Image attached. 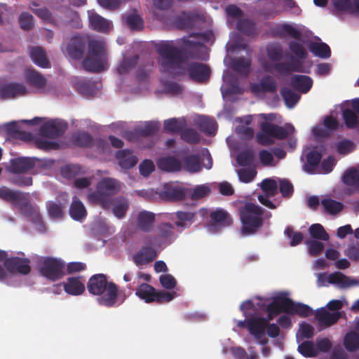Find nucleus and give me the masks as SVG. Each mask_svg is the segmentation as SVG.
Instances as JSON below:
<instances>
[{"label":"nucleus","mask_w":359,"mask_h":359,"mask_svg":"<svg viewBox=\"0 0 359 359\" xmlns=\"http://www.w3.org/2000/svg\"><path fill=\"white\" fill-rule=\"evenodd\" d=\"M157 257L156 250L149 246L142 248L133 256V260L136 265H144L153 262Z\"/></svg>","instance_id":"obj_22"},{"label":"nucleus","mask_w":359,"mask_h":359,"mask_svg":"<svg viewBox=\"0 0 359 359\" xmlns=\"http://www.w3.org/2000/svg\"><path fill=\"white\" fill-rule=\"evenodd\" d=\"M189 194V189L174 183L165 184L158 192L160 198L165 201L177 202L184 200Z\"/></svg>","instance_id":"obj_8"},{"label":"nucleus","mask_w":359,"mask_h":359,"mask_svg":"<svg viewBox=\"0 0 359 359\" xmlns=\"http://www.w3.org/2000/svg\"><path fill=\"white\" fill-rule=\"evenodd\" d=\"M342 181L348 186L359 188V171L354 168L348 169L342 176Z\"/></svg>","instance_id":"obj_48"},{"label":"nucleus","mask_w":359,"mask_h":359,"mask_svg":"<svg viewBox=\"0 0 359 359\" xmlns=\"http://www.w3.org/2000/svg\"><path fill=\"white\" fill-rule=\"evenodd\" d=\"M327 282L332 285L337 284L343 288L354 286L358 284V281L357 280L351 279L349 277L339 271H336L329 274L327 276Z\"/></svg>","instance_id":"obj_29"},{"label":"nucleus","mask_w":359,"mask_h":359,"mask_svg":"<svg viewBox=\"0 0 359 359\" xmlns=\"http://www.w3.org/2000/svg\"><path fill=\"white\" fill-rule=\"evenodd\" d=\"M120 190L119 182L116 180L104 177L97 184L96 191L89 194V200L100 205L104 209L110 208V200L111 196L116 194Z\"/></svg>","instance_id":"obj_5"},{"label":"nucleus","mask_w":359,"mask_h":359,"mask_svg":"<svg viewBox=\"0 0 359 359\" xmlns=\"http://www.w3.org/2000/svg\"><path fill=\"white\" fill-rule=\"evenodd\" d=\"M158 127L156 123L153 122L147 123L143 127L137 129L139 135L142 137H151L156 134Z\"/></svg>","instance_id":"obj_63"},{"label":"nucleus","mask_w":359,"mask_h":359,"mask_svg":"<svg viewBox=\"0 0 359 359\" xmlns=\"http://www.w3.org/2000/svg\"><path fill=\"white\" fill-rule=\"evenodd\" d=\"M46 208L50 217L53 219H60L63 217V207L60 203L48 201Z\"/></svg>","instance_id":"obj_53"},{"label":"nucleus","mask_w":359,"mask_h":359,"mask_svg":"<svg viewBox=\"0 0 359 359\" xmlns=\"http://www.w3.org/2000/svg\"><path fill=\"white\" fill-rule=\"evenodd\" d=\"M69 215L74 220H81L86 216V210L82 203L78 199H74L69 208Z\"/></svg>","instance_id":"obj_40"},{"label":"nucleus","mask_w":359,"mask_h":359,"mask_svg":"<svg viewBox=\"0 0 359 359\" xmlns=\"http://www.w3.org/2000/svg\"><path fill=\"white\" fill-rule=\"evenodd\" d=\"M30 260L27 258H20L13 257L6 258L4 262V266L11 273H18L23 275H27L31 271L29 266Z\"/></svg>","instance_id":"obj_12"},{"label":"nucleus","mask_w":359,"mask_h":359,"mask_svg":"<svg viewBox=\"0 0 359 359\" xmlns=\"http://www.w3.org/2000/svg\"><path fill=\"white\" fill-rule=\"evenodd\" d=\"M89 22L91 28L98 32L107 34L112 27V23L97 13H93L89 16Z\"/></svg>","instance_id":"obj_25"},{"label":"nucleus","mask_w":359,"mask_h":359,"mask_svg":"<svg viewBox=\"0 0 359 359\" xmlns=\"http://www.w3.org/2000/svg\"><path fill=\"white\" fill-rule=\"evenodd\" d=\"M84 282L85 280L82 276H76L69 277L62 284L67 294L78 296L82 294L86 290Z\"/></svg>","instance_id":"obj_18"},{"label":"nucleus","mask_w":359,"mask_h":359,"mask_svg":"<svg viewBox=\"0 0 359 359\" xmlns=\"http://www.w3.org/2000/svg\"><path fill=\"white\" fill-rule=\"evenodd\" d=\"M247 326L250 333L255 339H260L265 334L267 320L262 317H252L247 320Z\"/></svg>","instance_id":"obj_17"},{"label":"nucleus","mask_w":359,"mask_h":359,"mask_svg":"<svg viewBox=\"0 0 359 359\" xmlns=\"http://www.w3.org/2000/svg\"><path fill=\"white\" fill-rule=\"evenodd\" d=\"M115 157L123 169L132 168L136 165L138 161L137 158L129 149H122L116 151Z\"/></svg>","instance_id":"obj_23"},{"label":"nucleus","mask_w":359,"mask_h":359,"mask_svg":"<svg viewBox=\"0 0 359 359\" xmlns=\"http://www.w3.org/2000/svg\"><path fill=\"white\" fill-rule=\"evenodd\" d=\"M313 313L312 309L302 303H295L290 298L289 312L290 315H298L302 318H306Z\"/></svg>","instance_id":"obj_32"},{"label":"nucleus","mask_w":359,"mask_h":359,"mask_svg":"<svg viewBox=\"0 0 359 359\" xmlns=\"http://www.w3.org/2000/svg\"><path fill=\"white\" fill-rule=\"evenodd\" d=\"M25 79L31 86L39 92L43 93L47 84L46 78L40 72L34 69H26L25 71Z\"/></svg>","instance_id":"obj_15"},{"label":"nucleus","mask_w":359,"mask_h":359,"mask_svg":"<svg viewBox=\"0 0 359 359\" xmlns=\"http://www.w3.org/2000/svg\"><path fill=\"white\" fill-rule=\"evenodd\" d=\"M321 204L324 207L325 211L330 215H337L340 212L344 205L341 202H338L332 198H324L321 201Z\"/></svg>","instance_id":"obj_45"},{"label":"nucleus","mask_w":359,"mask_h":359,"mask_svg":"<svg viewBox=\"0 0 359 359\" xmlns=\"http://www.w3.org/2000/svg\"><path fill=\"white\" fill-rule=\"evenodd\" d=\"M306 158L305 171L311 174L314 173L321 161L322 154L316 150H311L308 152Z\"/></svg>","instance_id":"obj_33"},{"label":"nucleus","mask_w":359,"mask_h":359,"mask_svg":"<svg viewBox=\"0 0 359 359\" xmlns=\"http://www.w3.org/2000/svg\"><path fill=\"white\" fill-rule=\"evenodd\" d=\"M29 55L32 61L41 68L50 67V62L47 59L46 51L41 47H32L29 49Z\"/></svg>","instance_id":"obj_31"},{"label":"nucleus","mask_w":359,"mask_h":359,"mask_svg":"<svg viewBox=\"0 0 359 359\" xmlns=\"http://www.w3.org/2000/svg\"><path fill=\"white\" fill-rule=\"evenodd\" d=\"M187 72L189 78L198 83L208 81L210 75V67L205 64L197 62L189 63L187 65Z\"/></svg>","instance_id":"obj_11"},{"label":"nucleus","mask_w":359,"mask_h":359,"mask_svg":"<svg viewBox=\"0 0 359 359\" xmlns=\"http://www.w3.org/2000/svg\"><path fill=\"white\" fill-rule=\"evenodd\" d=\"M264 210L257 204L246 202L239 208L242 224L241 232L243 236L255 234L263 226Z\"/></svg>","instance_id":"obj_4"},{"label":"nucleus","mask_w":359,"mask_h":359,"mask_svg":"<svg viewBox=\"0 0 359 359\" xmlns=\"http://www.w3.org/2000/svg\"><path fill=\"white\" fill-rule=\"evenodd\" d=\"M0 198L11 203L13 205L18 203V201L24 198V193L20 191H13L7 187L0 188Z\"/></svg>","instance_id":"obj_34"},{"label":"nucleus","mask_w":359,"mask_h":359,"mask_svg":"<svg viewBox=\"0 0 359 359\" xmlns=\"http://www.w3.org/2000/svg\"><path fill=\"white\" fill-rule=\"evenodd\" d=\"M73 142L77 146L90 147L94 145L93 137L86 132H79L72 137Z\"/></svg>","instance_id":"obj_44"},{"label":"nucleus","mask_w":359,"mask_h":359,"mask_svg":"<svg viewBox=\"0 0 359 359\" xmlns=\"http://www.w3.org/2000/svg\"><path fill=\"white\" fill-rule=\"evenodd\" d=\"M250 60L241 57L232 61L231 67L237 72L248 75L250 72Z\"/></svg>","instance_id":"obj_46"},{"label":"nucleus","mask_w":359,"mask_h":359,"mask_svg":"<svg viewBox=\"0 0 359 359\" xmlns=\"http://www.w3.org/2000/svg\"><path fill=\"white\" fill-rule=\"evenodd\" d=\"M185 122L184 120H180L175 118H169L164 121V130L172 133H178L182 130Z\"/></svg>","instance_id":"obj_49"},{"label":"nucleus","mask_w":359,"mask_h":359,"mask_svg":"<svg viewBox=\"0 0 359 359\" xmlns=\"http://www.w3.org/2000/svg\"><path fill=\"white\" fill-rule=\"evenodd\" d=\"M279 191L284 198H290L294 193L293 184L287 179H279Z\"/></svg>","instance_id":"obj_61"},{"label":"nucleus","mask_w":359,"mask_h":359,"mask_svg":"<svg viewBox=\"0 0 359 359\" xmlns=\"http://www.w3.org/2000/svg\"><path fill=\"white\" fill-rule=\"evenodd\" d=\"M261 189L266 196H275L278 193V183L273 179H264L262 182Z\"/></svg>","instance_id":"obj_55"},{"label":"nucleus","mask_w":359,"mask_h":359,"mask_svg":"<svg viewBox=\"0 0 359 359\" xmlns=\"http://www.w3.org/2000/svg\"><path fill=\"white\" fill-rule=\"evenodd\" d=\"M28 93L26 86L20 83L12 82L0 87V98L1 100H11L21 97Z\"/></svg>","instance_id":"obj_13"},{"label":"nucleus","mask_w":359,"mask_h":359,"mask_svg":"<svg viewBox=\"0 0 359 359\" xmlns=\"http://www.w3.org/2000/svg\"><path fill=\"white\" fill-rule=\"evenodd\" d=\"M110 208H112L114 215L118 219L125 217L129 207L128 201L123 197L113 198L110 200Z\"/></svg>","instance_id":"obj_30"},{"label":"nucleus","mask_w":359,"mask_h":359,"mask_svg":"<svg viewBox=\"0 0 359 359\" xmlns=\"http://www.w3.org/2000/svg\"><path fill=\"white\" fill-rule=\"evenodd\" d=\"M210 226L214 228H224L233 224L231 215L225 210L217 208L210 214Z\"/></svg>","instance_id":"obj_14"},{"label":"nucleus","mask_w":359,"mask_h":359,"mask_svg":"<svg viewBox=\"0 0 359 359\" xmlns=\"http://www.w3.org/2000/svg\"><path fill=\"white\" fill-rule=\"evenodd\" d=\"M254 160V154L252 150L248 149L245 150L240 154L236 157L237 163L241 166H246L252 163Z\"/></svg>","instance_id":"obj_64"},{"label":"nucleus","mask_w":359,"mask_h":359,"mask_svg":"<svg viewBox=\"0 0 359 359\" xmlns=\"http://www.w3.org/2000/svg\"><path fill=\"white\" fill-rule=\"evenodd\" d=\"M158 168L163 171L175 172L181 170L182 163L174 156L161 157L156 162Z\"/></svg>","instance_id":"obj_27"},{"label":"nucleus","mask_w":359,"mask_h":359,"mask_svg":"<svg viewBox=\"0 0 359 359\" xmlns=\"http://www.w3.org/2000/svg\"><path fill=\"white\" fill-rule=\"evenodd\" d=\"M18 207L20 213L25 217L30 216L33 211L36 209L33 207L27 198V194L24 193V198L21 201H18V203L15 205Z\"/></svg>","instance_id":"obj_57"},{"label":"nucleus","mask_w":359,"mask_h":359,"mask_svg":"<svg viewBox=\"0 0 359 359\" xmlns=\"http://www.w3.org/2000/svg\"><path fill=\"white\" fill-rule=\"evenodd\" d=\"M182 162L184 169L190 172H198L201 170V160L197 154L187 156Z\"/></svg>","instance_id":"obj_36"},{"label":"nucleus","mask_w":359,"mask_h":359,"mask_svg":"<svg viewBox=\"0 0 359 359\" xmlns=\"http://www.w3.org/2000/svg\"><path fill=\"white\" fill-rule=\"evenodd\" d=\"M276 32V34L279 36L284 37L286 35H289L297 41H302V32L291 25L282 24L277 27Z\"/></svg>","instance_id":"obj_35"},{"label":"nucleus","mask_w":359,"mask_h":359,"mask_svg":"<svg viewBox=\"0 0 359 359\" xmlns=\"http://www.w3.org/2000/svg\"><path fill=\"white\" fill-rule=\"evenodd\" d=\"M65 264L63 261L53 258L46 257L39 269L41 274L51 281L62 279L65 276Z\"/></svg>","instance_id":"obj_7"},{"label":"nucleus","mask_w":359,"mask_h":359,"mask_svg":"<svg viewBox=\"0 0 359 359\" xmlns=\"http://www.w3.org/2000/svg\"><path fill=\"white\" fill-rule=\"evenodd\" d=\"M88 47V55L82 61L83 68L89 72L99 73L107 67L106 43L103 40L88 39L83 35L72 36L62 50L65 55L74 60L83 58Z\"/></svg>","instance_id":"obj_2"},{"label":"nucleus","mask_w":359,"mask_h":359,"mask_svg":"<svg viewBox=\"0 0 359 359\" xmlns=\"http://www.w3.org/2000/svg\"><path fill=\"white\" fill-rule=\"evenodd\" d=\"M87 290L93 295L100 296L97 299L100 305L113 306L118 297V286L113 282H108L103 273L92 276L87 283Z\"/></svg>","instance_id":"obj_3"},{"label":"nucleus","mask_w":359,"mask_h":359,"mask_svg":"<svg viewBox=\"0 0 359 359\" xmlns=\"http://www.w3.org/2000/svg\"><path fill=\"white\" fill-rule=\"evenodd\" d=\"M7 130L8 132L13 133V137L23 141L28 142L32 139V135L31 133L19 130L15 122L8 123L7 125Z\"/></svg>","instance_id":"obj_60"},{"label":"nucleus","mask_w":359,"mask_h":359,"mask_svg":"<svg viewBox=\"0 0 359 359\" xmlns=\"http://www.w3.org/2000/svg\"><path fill=\"white\" fill-rule=\"evenodd\" d=\"M344 345L349 352H354L359 349V334L355 332L347 333L344 337Z\"/></svg>","instance_id":"obj_42"},{"label":"nucleus","mask_w":359,"mask_h":359,"mask_svg":"<svg viewBox=\"0 0 359 359\" xmlns=\"http://www.w3.org/2000/svg\"><path fill=\"white\" fill-rule=\"evenodd\" d=\"M280 93L285 105L289 108H292L300 99V95L289 88H283Z\"/></svg>","instance_id":"obj_43"},{"label":"nucleus","mask_w":359,"mask_h":359,"mask_svg":"<svg viewBox=\"0 0 359 359\" xmlns=\"http://www.w3.org/2000/svg\"><path fill=\"white\" fill-rule=\"evenodd\" d=\"M341 316V312L330 313L325 308L318 309L315 315L316 319L318 321L320 325L325 327L335 324Z\"/></svg>","instance_id":"obj_21"},{"label":"nucleus","mask_w":359,"mask_h":359,"mask_svg":"<svg viewBox=\"0 0 359 359\" xmlns=\"http://www.w3.org/2000/svg\"><path fill=\"white\" fill-rule=\"evenodd\" d=\"M124 22L133 30H140L143 27V21L137 14H128L123 18Z\"/></svg>","instance_id":"obj_56"},{"label":"nucleus","mask_w":359,"mask_h":359,"mask_svg":"<svg viewBox=\"0 0 359 359\" xmlns=\"http://www.w3.org/2000/svg\"><path fill=\"white\" fill-rule=\"evenodd\" d=\"M274 69L280 74L287 75L291 72H305L303 62L299 60H291V62H277L273 65Z\"/></svg>","instance_id":"obj_19"},{"label":"nucleus","mask_w":359,"mask_h":359,"mask_svg":"<svg viewBox=\"0 0 359 359\" xmlns=\"http://www.w3.org/2000/svg\"><path fill=\"white\" fill-rule=\"evenodd\" d=\"M182 42L181 48L176 46L174 41H163L157 45L161 72L175 77L182 74V64L187 60H206L208 54L203 43L187 38H183Z\"/></svg>","instance_id":"obj_1"},{"label":"nucleus","mask_w":359,"mask_h":359,"mask_svg":"<svg viewBox=\"0 0 359 359\" xmlns=\"http://www.w3.org/2000/svg\"><path fill=\"white\" fill-rule=\"evenodd\" d=\"M290 85L295 90L306 93L313 86V80L308 76L295 74L290 79Z\"/></svg>","instance_id":"obj_26"},{"label":"nucleus","mask_w":359,"mask_h":359,"mask_svg":"<svg viewBox=\"0 0 359 359\" xmlns=\"http://www.w3.org/2000/svg\"><path fill=\"white\" fill-rule=\"evenodd\" d=\"M135 294L146 303L156 302L163 304L169 302L176 296L175 292L156 291L148 283H142L137 288Z\"/></svg>","instance_id":"obj_6"},{"label":"nucleus","mask_w":359,"mask_h":359,"mask_svg":"<svg viewBox=\"0 0 359 359\" xmlns=\"http://www.w3.org/2000/svg\"><path fill=\"white\" fill-rule=\"evenodd\" d=\"M342 116L346 126L348 128H355L358 123V117L356 114L349 109H346L342 111Z\"/></svg>","instance_id":"obj_58"},{"label":"nucleus","mask_w":359,"mask_h":359,"mask_svg":"<svg viewBox=\"0 0 359 359\" xmlns=\"http://www.w3.org/2000/svg\"><path fill=\"white\" fill-rule=\"evenodd\" d=\"M35 166L34 160L32 158L20 157L11 161L10 171L15 174L27 172Z\"/></svg>","instance_id":"obj_20"},{"label":"nucleus","mask_w":359,"mask_h":359,"mask_svg":"<svg viewBox=\"0 0 359 359\" xmlns=\"http://www.w3.org/2000/svg\"><path fill=\"white\" fill-rule=\"evenodd\" d=\"M196 123L201 130L205 134L212 135L216 131L217 123L213 118L202 116L198 118Z\"/></svg>","instance_id":"obj_39"},{"label":"nucleus","mask_w":359,"mask_h":359,"mask_svg":"<svg viewBox=\"0 0 359 359\" xmlns=\"http://www.w3.org/2000/svg\"><path fill=\"white\" fill-rule=\"evenodd\" d=\"M260 128L262 132L278 140H285L294 131V128L291 124L282 127L271 123L262 122Z\"/></svg>","instance_id":"obj_9"},{"label":"nucleus","mask_w":359,"mask_h":359,"mask_svg":"<svg viewBox=\"0 0 359 359\" xmlns=\"http://www.w3.org/2000/svg\"><path fill=\"white\" fill-rule=\"evenodd\" d=\"M309 232L313 238L325 241L329 239L328 233L320 224H313L311 225L309 228Z\"/></svg>","instance_id":"obj_51"},{"label":"nucleus","mask_w":359,"mask_h":359,"mask_svg":"<svg viewBox=\"0 0 359 359\" xmlns=\"http://www.w3.org/2000/svg\"><path fill=\"white\" fill-rule=\"evenodd\" d=\"M181 138L190 144H198L201 140L200 135L193 128H186L182 130Z\"/></svg>","instance_id":"obj_52"},{"label":"nucleus","mask_w":359,"mask_h":359,"mask_svg":"<svg viewBox=\"0 0 359 359\" xmlns=\"http://www.w3.org/2000/svg\"><path fill=\"white\" fill-rule=\"evenodd\" d=\"M277 88L276 80L269 75L262 77L259 83H252L250 86L251 91L255 94L259 93H274L276 92Z\"/></svg>","instance_id":"obj_16"},{"label":"nucleus","mask_w":359,"mask_h":359,"mask_svg":"<svg viewBox=\"0 0 359 359\" xmlns=\"http://www.w3.org/2000/svg\"><path fill=\"white\" fill-rule=\"evenodd\" d=\"M309 49L316 56L321 58H328L331 55V50L329 46L323 42H311L309 45Z\"/></svg>","instance_id":"obj_38"},{"label":"nucleus","mask_w":359,"mask_h":359,"mask_svg":"<svg viewBox=\"0 0 359 359\" xmlns=\"http://www.w3.org/2000/svg\"><path fill=\"white\" fill-rule=\"evenodd\" d=\"M290 298L285 297H276L273 301L266 306V311H270L278 316L281 313L288 314Z\"/></svg>","instance_id":"obj_24"},{"label":"nucleus","mask_w":359,"mask_h":359,"mask_svg":"<svg viewBox=\"0 0 359 359\" xmlns=\"http://www.w3.org/2000/svg\"><path fill=\"white\" fill-rule=\"evenodd\" d=\"M39 5L33 2L30 6L32 11L39 18L46 22H51L53 20L52 13L46 7H38Z\"/></svg>","instance_id":"obj_54"},{"label":"nucleus","mask_w":359,"mask_h":359,"mask_svg":"<svg viewBox=\"0 0 359 359\" xmlns=\"http://www.w3.org/2000/svg\"><path fill=\"white\" fill-rule=\"evenodd\" d=\"M290 50L297 57V58H292V60H302L306 58L308 53L303 44L299 41H291L288 43Z\"/></svg>","instance_id":"obj_47"},{"label":"nucleus","mask_w":359,"mask_h":359,"mask_svg":"<svg viewBox=\"0 0 359 359\" xmlns=\"http://www.w3.org/2000/svg\"><path fill=\"white\" fill-rule=\"evenodd\" d=\"M298 351L304 357H315L317 355L313 343L310 341H305L299 345Z\"/></svg>","instance_id":"obj_62"},{"label":"nucleus","mask_w":359,"mask_h":359,"mask_svg":"<svg viewBox=\"0 0 359 359\" xmlns=\"http://www.w3.org/2000/svg\"><path fill=\"white\" fill-rule=\"evenodd\" d=\"M174 226L169 223H163L158 228V235L163 241H171L173 236Z\"/></svg>","instance_id":"obj_59"},{"label":"nucleus","mask_w":359,"mask_h":359,"mask_svg":"<svg viewBox=\"0 0 359 359\" xmlns=\"http://www.w3.org/2000/svg\"><path fill=\"white\" fill-rule=\"evenodd\" d=\"M155 222V214L149 211L143 210L139 212L137 218L138 228L144 232L151 231Z\"/></svg>","instance_id":"obj_28"},{"label":"nucleus","mask_w":359,"mask_h":359,"mask_svg":"<svg viewBox=\"0 0 359 359\" xmlns=\"http://www.w3.org/2000/svg\"><path fill=\"white\" fill-rule=\"evenodd\" d=\"M67 128V123L56 120H51L41 126L39 133L42 137L55 139L62 136L65 133Z\"/></svg>","instance_id":"obj_10"},{"label":"nucleus","mask_w":359,"mask_h":359,"mask_svg":"<svg viewBox=\"0 0 359 359\" xmlns=\"http://www.w3.org/2000/svg\"><path fill=\"white\" fill-rule=\"evenodd\" d=\"M177 221L175 225L178 227H188L194 221L195 213L191 212L178 211L176 212Z\"/></svg>","instance_id":"obj_50"},{"label":"nucleus","mask_w":359,"mask_h":359,"mask_svg":"<svg viewBox=\"0 0 359 359\" xmlns=\"http://www.w3.org/2000/svg\"><path fill=\"white\" fill-rule=\"evenodd\" d=\"M139 55H135L132 57H124L121 62L117 67V72L119 74H124L134 69L139 60Z\"/></svg>","instance_id":"obj_41"},{"label":"nucleus","mask_w":359,"mask_h":359,"mask_svg":"<svg viewBox=\"0 0 359 359\" xmlns=\"http://www.w3.org/2000/svg\"><path fill=\"white\" fill-rule=\"evenodd\" d=\"M238 31L249 36H254L258 34L256 24L249 19H241L236 25Z\"/></svg>","instance_id":"obj_37"}]
</instances>
